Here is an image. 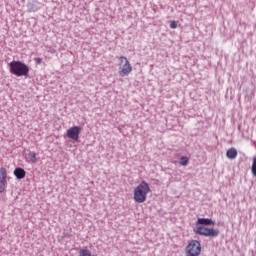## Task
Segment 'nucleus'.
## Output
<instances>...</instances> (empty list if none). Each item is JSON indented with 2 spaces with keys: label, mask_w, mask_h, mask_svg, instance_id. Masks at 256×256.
Returning a JSON list of instances; mask_svg holds the SVG:
<instances>
[{
  "label": "nucleus",
  "mask_w": 256,
  "mask_h": 256,
  "mask_svg": "<svg viewBox=\"0 0 256 256\" xmlns=\"http://www.w3.org/2000/svg\"><path fill=\"white\" fill-rule=\"evenodd\" d=\"M151 193V187L146 181H142L135 189L133 199L135 203H145L147 195Z\"/></svg>",
  "instance_id": "nucleus-1"
},
{
  "label": "nucleus",
  "mask_w": 256,
  "mask_h": 256,
  "mask_svg": "<svg viewBox=\"0 0 256 256\" xmlns=\"http://www.w3.org/2000/svg\"><path fill=\"white\" fill-rule=\"evenodd\" d=\"M10 73L16 77H29V66L27 64L13 60L9 63Z\"/></svg>",
  "instance_id": "nucleus-2"
},
{
  "label": "nucleus",
  "mask_w": 256,
  "mask_h": 256,
  "mask_svg": "<svg viewBox=\"0 0 256 256\" xmlns=\"http://www.w3.org/2000/svg\"><path fill=\"white\" fill-rule=\"evenodd\" d=\"M118 75L120 77H128V75L133 71V66L131 65V62H129V59L125 56H119L118 57Z\"/></svg>",
  "instance_id": "nucleus-3"
},
{
  "label": "nucleus",
  "mask_w": 256,
  "mask_h": 256,
  "mask_svg": "<svg viewBox=\"0 0 256 256\" xmlns=\"http://www.w3.org/2000/svg\"><path fill=\"white\" fill-rule=\"evenodd\" d=\"M196 235H202L203 237H217L219 236V230L208 228L205 226H197L193 229Z\"/></svg>",
  "instance_id": "nucleus-4"
},
{
  "label": "nucleus",
  "mask_w": 256,
  "mask_h": 256,
  "mask_svg": "<svg viewBox=\"0 0 256 256\" xmlns=\"http://www.w3.org/2000/svg\"><path fill=\"white\" fill-rule=\"evenodd\" d=\"M186 253L189 256L201 255V243L197 240L190 241L186 247Z\"/></svg>",
  "instance_id": "nucleus-5"
},
{
  "label": "nucleus",
  "mask_w": 256,
  "mask_h": 256,
  "mask_svg": "<svg viewBox=\"0 0 256 256\" xmlns=\"http://www.w3.org/2000/svg\"><path fill=\"white\" fill-rule=\"evenodd\" d=\"M81 126H73L67 130V137L72 141H79V135H81Z\"/></svg>",
  "instance_id": "nucleus-6"
},
{
  "label": "nucleus",
  "mask_w": 256,
  "mask_h": 256,
  "mask_svg": "<svg viewBox=\"0 0 256 256\" xmlns=\"http://www.w3.org/2000/svg\"><path fill=\"white\" fill-rule=\"evenodd\" d=\"M7 186V170L2 167L0 168V193L5 191V187Z\"/></svg>",
  "instance_id": "nucleus-7"
},
{
  "label": "nucleus",
  "mask_w": 256,
  "mask_h": 256,
  "mask_svg": "<svg viewBox=\"0 0 256 256\" xmlns=\"http://www.w3.org/2000/svg\"><path fill=\"white\" fill-rule=\"evenodd\" d=\"M14 175L18 179H25V175H26L25 169H23V168H16L14 170Z\"/></svg>",
  "instance_id": "nucleus-8"
},
{
  "label": "nucleus",
  "mask_w": 256,
  "mask_h": 256,
  "mask_svg": "<svg viewBox=\"0 0 256 256\" xmlns=\"http://www.w3.org/2000/svg\"><path fill=\"white\" fill-rule=\"evenodd\" d=\"M197 224L198 225H215V222L209 218H198Z\"/></svg>",
  "instance_id": "nucleus-9"
},
{
  "label": "nucleus",
  "mask_w": 256,
  "mask_h": 256,
  "mask_svg": "<svg viewBox=\"0 0 256 256\" xmlns=\"http://www.w3.org/2000/svg\"><path fill=\"white\" fill-rule=\"evenodd\" d=\"M226 157L228 159H236L237 158V149L235 148H230L226 152Z\"/></svg>",
  "instance_id": "nucleus-10"
},
{
  "label": "nucleus",
  "mask_w": 256,
  "mask_h": 256,
  "mask_svg": "<svg viewBox=\"0 0 256 256\" xmlns=\"http://www.w3.org/2000/svg\"><path fill=\"white\" fill-rule=\"evenodd\" d=\"M28 155L31 163H37V154H35V152H30Z\"/></svg>",
  "instance_id": "nucleus-11"
},
{
  "label": "nucleus",
  "mask_w": 256,
  "mask_h": 256,
  "mask_svg": "<svg viewBox=\"0 0 256 256\" xmlns=\"http://www.w3.org/2000/svg\"><path fill=\"white\" fill-rule=\"evenodd\" d=\"M189 164V159L185 156L180 158V165H182L183 167L187 166Z\"/></svg>",
  "instance_id": "nucleus-12"
},
{
  "label": "nucleus",
  "mask_w": 256,
  "mask_h": 256,
  "mask_svg": "<svg viewBox=\"0 0 256 256\" xmlns=\"http://www.w3.org/2000/svg\"><path fill=\"white\" fill-rule=\"evenodd\" d=\"M251 171H252V175L256 177V156L253 158Z\"/></svg>",
  "instance_id": "nucleus-13"
},
{
  "label": "nucleus",
  "mask_w": 256,
  "mask_h": 256,
  "mask_svg": "<svg viewBox=\"0 0 256 256\" xmlns=\"http://www.w3.org/2000/svg\"><path fill=\"white\" fill-rule=\"evenodd\" d=\"M170 28H171V29H177V21L173 20V21L170 23Z\"/></svg>",
  "instance_id": "nucleus-14"
},
{
  "label": "nucleus",
  "mask_w": 256,
  "mask_h": 256,
  "mask_svg": "<svg viewBox=\"0 0 256 256\" xmlns=\"http://www.w3.org/2000/svg\"><path fill=\"white\" fill-rule=\"evenodd\" d=\"M34 61L37 63V65H41L43 63V59L41 58H35Z\"/></svg>",
  "instance_id": "nucleus-15"
}]
</instances>
